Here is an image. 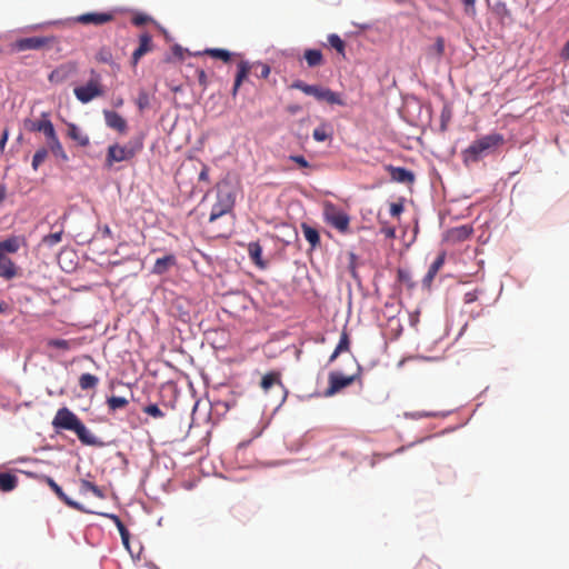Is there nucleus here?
I'll list each match as a JSON object with an SVG mask.
<instances>
[{"label": "nucleus", "instance_id": "17", "mask_svg": "<svg viewBox=\"0 0 569 569\" xmlns=\"http://www.w3.org/2000/svg\"><path fill=\"white\" fill-rule=\"evenodd\" d=\"M18 274V268L14 262L6 254H0V277L11 280Z\"/></svg>", "mask_w": 569, "mask_h": 569}, {"label": "nucleus", "instance_id": "12", "mask_svg": "<svg viewBox=\"0 0 569 569\" xmlns=\"http://www.w3.org/2000/svg\"><path fill=\"white\" fill-rule=\"evenodd\" d=\"M76 72H77V64L74 62L63 63L51 71V73L48 77V80L51 83H56V84L63 83Z\"/></svg>", "mask_w": 569, "mask_h": 569}, {"label": "nucleus", "instance_id": "42", "mask_svg": "<svg viewBox=\"0 0 569 569\" xmlns=\"http://www.w3.org/2000/svg\"><path fill=\"white\" fill-rule=\"evenodd\" d=\"M118 530H119V533L121 536L122 543L128 548L129 547L130 533H129L127 527L126 526H120V528H118Z\"/></svg>", "mask_w": 569, "mask_h": 569}, {"label": "nucleus", "instance_id": "54", "mask_svg": "<svg viewBox=\"0 0 569 569\" xmlns=\"http://www.w3.org/2000/svg\"><path fill=\"white\" fill-rule=\"evenodd\" d=\"M477 296L475 292H468L465 295V302L466 303H471L476 300Z\"/></svg>", "mask_w": 569, "mask_h": 569}, {"label": "nucleus", "instance_id": "9", "mask_svg": "<svg viewBox=\"0 0 569 569\" xmlns=\"http://www.w3.org/2000/svg\"><path fill=\"white\" fill-rule=\"evenodd\" d=\"M252 68L259 69L258 77L262 79H267L271 71L269 64L267 63L256 62L251 64L249 61L241 60L238 63V71L234 78V83L231 92L233 97L237 96L239 88L241 87L242 82L247 79Z\"/></svg>", "mask_w": 569, "mask_h": 569}, {"label": "nucleus", "instance_id": "29", "mask_svg": "<svg viewBox=\"0 0 569 569\" xmlns=\"http://www.w3.org/2000/svg\"><path fill=\"white\" fill-rule=\"evenodd\" d=\"M331 136L332 131L326 123L318 126L312 132L313 139L319 142L326 141L327 139L331 138Z\"/></svg>", "mask_w": 569, "mask_h": 569}, {"label": "nucleus", "instance_id": "45", "mask_svg": "<svg viewBox=\"0 0 569 569\" xmlns=\"http://www.w3.org/2000/svg\"><path fill=\"white\" fill-rule=\"evenodd\" d=\"M380 232L389 239H393L396 237V229L393 227L382 226Z\"/></svg>", "mask_w": 569, "mask_h": 569}, {"label": "nucleus", "instance_id": "21", "mask_svg": "<svg viewBox=\"0 0 569 569\" xmlns=\"http://www.w3.org/2000/svg\"><path fill=\"white\" fill-rule=\"evenodd\" d=\"M301 230L303 232L306 240L310 243L312 249H316L318 246H320V234L316 228L303 222L301 223Z\"/></svg>", "mask_w": 569, "mask_h": 569}, {"label": "nucleus", "instance_id": "19", "mask_svg": "<svg viewBox=\"0 0 569 569\" xmlns=\"http://www.w3.org/2000/svg\"><path fill=\"white\" fill-rule=\"evenodd\" d=\"M446 254L442 252L440 253L437 259L431 263L429 267V270L427 274L425 276L422 282L426 287H430L435 277L437 276L438 271L442 268L445 263Z\"/></svg>", "mask_w": 569, "mask_h": 569}, {"label": "nucleus", "instance_id": "46", "mask_svg": "<svg viewBox=\"0 0 569 569\" xmlns=\"http://www.w3.org/2000/svg\"><path fill=\"white\" fill-rule=\"evenodd\" d=\"M149 21V17L144 14H137L132 18V23L137 27L143 26Z\"/></svg>", "mask_w": 569, "mask_h": 569}, {"label": "nucleus", "instance_id": "31", "mask_svg": "<svg viewBox=\"0 0 569 569\" xmlns=\"http://www.w3.org/2000/svg\"><path fill=\"white\" fill-rule=\"evenodd\" d=\"M80 490H81V492L90 491L99 499L106 498V495L101 488L96 486L93 482L84 480V479L81 480Z\"/></svg>", "mask_w": 569, "mask_h": 569}, {"label": "nucleus", "instance_id": "37", "mask_svg": "<svg viewBox=\"0 0 569 569\" xmlns=\"http://www.w3.org/2000/svg\"><path fill=\"white\" fill-rule=\"evenodd\" d=\"M328 40L330 46L335 48L338 52L342 53L345 51V42L338 34H330Z\"/></svg>", "mask_w": 569, "mask_h": 569}, {"label": "nucleus", "instance_id": "36", "mask_svg": "<svg viewBox=\"0 0 569 569\" xmlns=\"http://www.w3.org/2000/svg\"><path fill=\"white\" fill-rule=\"evenodd\" d=\"M72 341L64 339H50L47 342L48 347L60 349V350H69L72 347Z\"/></svg>", "mask_w": 569, "mask_h": 569}, {"label": "nucleus", "instance_id": "39", "mask_svg": "<svg viewBox=\"0 0 569 569\" xmlns=\"http://www.w3.org/2000/svg\"><path fill=\"white\" fill-rule=\"evenodd\" d=\"M143 412H146L147 415H149L153 418H158V419L164 417L163 411L157 405H153V403L144 407Z\"/></svg>", "mask_w": 569, "mask_h": 569}, {"label": "nucleus", "instance_id": "14", "mask_svg": "<svg viewBox=\"0 0 569 569\" xmlns=\"http://www.w3.org/2000/svg\"><path fill=\"white\" fill-rule=\"evenodd\" d=\"M386 170L389 172L391 180L395 182L410 184L415 181L413 172L406 168L388 164L386 166Z\"/></svg>", "mask_w": 569, "mask_h": 569}, {"label": "nucleus", "instance_id": "50", "mask_svg": "<svg viewBox=\"0 0 569 569\" xmlns=\"http://www.w3.org/2000/svg\"><path fill=\"white\" fill-rule=\"evenodd\" d=\"M436 50L439 56L443 53L445 50V41L442 38H438L436 41Z\"/></svg>", "mask_w": 569, "mask_h": 569}, {"label": "nucleus", "instance_id": "32", "mask_svg": "<svg viewBox=\"0 0 569 569\" xmlns=\"http://www.w3.org/2000/svg\"><path fill=\"white\" fill-rule=\"evenodd\" d=\"M251 260L259 267H263L261 261L262 248L258 242H251L248 248Z\"/></svg>", "mask_w": 569, "mask_h": 569}, {"label": "nucleus", "instance_id": "28", "mask_svg": "<svg viewBox=\"0 0 569 569\" xmlns=\"http://www.w3.org/2000/svg\"><path fill=\"white\" fill-rule=\"evenodd\" d=\"M98 383V377L91 373H82L79 378V387L81 390L94 389Z\"/></svg>", "mask_w": 569, "mask_h": 569}, {"label": "nucleus", "instance_id": "52", "mask_svg": "<svg viewBox=\"0 0 569 569\" xmlns=\"http://www.w3.org/2000/svg\"><path fill=\"white\" fill-rule=\"evenodd\" d=\"M9 132L7 129L3 130L2 137L0 139V150H3L6 147V143L8 141Z\"/></svg>", "mask_w": 569, "mask_h": 569}, {"label": "nucleus", "instance_id": "34", "mask_svg": "<svg viewBox=\"0 0 569 569\" xmlns=\"http://www.w3.org/2000/svg\"><path fill=\"white\" fill-rule=\"evenodd\" d=\"M48 157V149L42 147L36 151L32 158V169L37 171Z\"/></svg>", "mask_w": 569, "mask_h": 569}, {"label": "nucleus", "instance_id": "47", "mask_svg": "<svg viewBox=\"0 0 569 569\" xmlns=\"http://www.w3.org/2000/svg\"><path fill=\"white\" fill-rule=\"evenodd\" d=\"M461 1L465 4L466 13L473 14L476 12V9H475L476 0H461Z\"/></svg>", "mask_w": 569, "mask_h": 569}, {"label": "nucleus", "instance_id": "40", "mask_svg": "<svg viewBox=\"0 0 569 569\" xmlns=\"http://www.w3.org/2000/svg\"><path fill=\"white\" fill-rule=\"evenodd\" d=\"M50 151L56 158L60 159L61 161H63V162L69 161V157H68L67 152L64 151L61 143L51 148Z\"/></svg>", "mask_w": 569, "mask_h": 569}, {"label": "nucleus", "instance_id": "20", "mask_svg": "<svg viewBox=\"0 0 569 569\" xmlns=\"http://www.w3.org/2000/svg\"><path fill=\"white\" fill-rule=\"evenodd\" d=\"M176 257L173 254H167L162 258H158L153 264L152 272L154 274H163L169 268L176 264Z\"/></svg>", "mask_w": 569, "mask_h": 569}, {"label": "nucleus", "instance_id": "7", "mask_svg": "<svg viewBox=\"0 0 569 569\" xmlns=\"http://www.w3.org/2000/svg\"><path fill=\"white\" fill-rule=\"evenodd\" d=\"M73 93L81 103H89L93 99L102 97L104 94V90L101 82V76L92 69L90 71V79L88 82L83 86L76 87L73 89Z\"/></svg>", "mask_w": 569, "mask_h": 569}, {"label": "nucleus", "instance_id": "44", "mask_svg": "<svg viewBox=\"0 0 569 569\" xmlns=\"http://www.w3.org/2000/svg\"><path fill=\"white\" fill-rule=\"evenodd\" d=\"M403 211V206L402 203H391L390 204V214L392 217H399L401 214V212Z\"/></svg>", "mask_w": 569, "mask_h": 569}, {"label": "nucleus", "instance_id": "2", "mask_svg": "<svg viewBox=\"0 0 569 569\" xmlns=\"http://www.w3.org/2000/svg\"><path fill=\"white\" fill-rule=\"evenodd\" d=\"M505 137L501 133H490L476 139L462 151L463 162H478L482 157L495 152L505 144Z\"/></svg>", "mask_w": 569, "mask_h": 569}, {"label": "nucleus", "instance_id": "23", "mask_svg": "<svg viewBox=\"0 0 569 569\" xmlns=\"http://www.w3.org/2000/svg\"><path fill=\"white\" fill-rule=\"evenodd\" d=\"M349 348H350V339H349V335L346 330H343L340 335V340L335 349V351L332 352V355L330 356V362L335 361L336 358L342 353V352H346V351H349Z\"/></svg>", "mask_w": 569, "mask_h": 569}, {"label": "nucleus", "instance_id": "55", "mask_svg": "<svg viewBox=\"0 0 569 569\" xmlns=\"http://www.w3.org/2000/svg\"><path fill=\"white\" fill-rule=\"evenodd\" d=\"M7 188L4 184H0V203L6 199Z\"/></svg>", "mask_w": 569, "mask_h": 569}, {"label": "nucleus", "instance_id": "13", "mask_svg": "<svg viewBox=\"0 0 569 569\" xmlns=\"http://www.w3.org/2000/svg\"><path fill=\"white\" fill-rule=\"evenodd\" d=\"M104 122L108 128L116 130L117 132L124 134L128 131L127 120L116 111L103 110Z\"/></svg>", "mask_w": 569, "mask_h": 569}, {"label": "nucleus", "instance_id": "8", "mask_svg": "<svg viewBox=\"0 0 569 569\" xmlns=\"http://www.w3.org/2000/svg\"><path fill=\"white\" fill-rule=\"evenodd\" d=\"M56 43H58V38L54 36L29 37L17 39L11 44V48L13 51L22 52L29 50H42L51 48Z\"/></svg>", "mask_w": 569, "mask_h": 569}, {"label": "nucleus", "instance_id": "3", "mask_svg": "<svg viewBox=\"0 0 569 569\" xmlns=\"http://www.w3.org/2000/svg\"><path fill=\"white\" fill-rule=\"evenodd\" d=\"M217 201L212 204L209 222H213L223 214L231 212L236 202V194L230 182L223 180L216 184Z\"/></svg>", "mask_w": 569, "mask_h": 569}, {"label": "nucleus", "instance_id": "27", "mask_svg": "<svg viewBox=\"0 0 569 569\" xmlns=\"http://www.w3.org/2000/svg\"><path fill=\"white\" fill-rule=\"evenodd\" d=\"M274 385L282 386V382H281V379H280V373L277 372V371H271V372L266 373L262 377L261 382H260V387L264 391H268Z\"/></svg>", "mask_w": 569, "mask_h": 569}, {"label": "nucleus", "instance_id": "18", "mask_svg": "<svg viewBox=\"0 0 569 569\" xmlns=\"http://www.w3.org/2000/svg\"><path fill=\"white\" fill-rule=\"evenodd\" d=\"M67 134L70 139L74 140L81 147H88L90 143L89 136L74 123L68 124Z\"/></svg>", "mask_w": 569, "mask_h": 569}, {"label": "nucleus", "instance_id": "26", "mask_svg": "<svg viewBox=\"0 0 569 569\" xmlns=\"http://www.w3.org/2000/svg\"><path fill=\"white\" fill-rule=\"evenodd\" d=\"M305 59L310 68L319 67L323 63L322 52L318 49H308L305 51Z\"/></svg>", "mask_w": 569, "mask_h": 569}, {"label": "nucleus", "instance_id": "58", "mask_svg": "<svg viewBox=\"0 0 569 569\" xmlns=\"http://www.w3.org/2000/svg\"><path fill=\"white\" fill-rule=\"evenodd\" d=\"M110 518L114 521L117 528H120V526H124L118 516L111 515Z\"/></svg>", "mask_w": 569, "mask_h": 569}, {"label": "nucleus", "instance_id": "15", "mask_svg": "<svg viewBox=\"0 0 569 569\" xmlns=\"http://www.w3.org/2000/svg\"><path fill=\"white\" fill-rule=\"evenodd\" d=\"M153 43L152 38L149 33H142L139 37V47L133 51L132 53V66H137L139 60L147 54L148 52L152 51Z\"/></svg>", "mask_w": 569, "mask_h": 569}, {"label": "nucleus", "instance_id": "4", "mask_svg": "<svg viewBox=\"0 0 569 569\" xmlns=\"http://www.w3.org/2000/svg\"><path fill=\"white\" fill-rule=\"evenodd\" d=\"M142 149L141 141H129L121 146L113 143L108 147L104 166L112 168L116 162L129 161Z\"/></svg>", "mask_w": 569, "mask_h": 569}, {"label": "nucleus", "instance_id": "22", "mask_svg": "<svg viewBox=\"0 0 569 569\" xmlns=\"http://www.w3.org/2000/svg\"><path fill=\"white\" fill-rule=\"evenodd\" d=\"M18 486V477L11 472H0V490L9 492Z\"/></svg>", "mask_w": 569, "mask_h": 569}, {"label": "nucleus", "instance_id": "24", "mask_svg": "<svg viewBox=\"0 0 569 569\" xmlns=\"http://www.w3.org/2000/svg\"><path fill=\"white\" fill-rule=\"evenodd\" d=\"M20 248V239L18 237H10L0 241V254L16 253Z\"/></svg>", "mask_w": 569, "mask_h": 569}, {"label": "nucleus", "instance_id": "30", "mask_svg": "<svg viewBox=\"0 0 569 569\" xmlns=\"http://www.w3.org/2000/svg\"><path fill=\"white\" fill-rule=\"evenodd\" d=\"M203 53L207 56H210L211 58L220 59L226 63L229 62L232 57L231 52H229L226 49H220V48L206 49Z\"/></svg>", "mask_w": 569, "mask_h": 569}, {"label": "nucleus", "instance_id": "33", "mask_svg": "<svg viewBox=\"0 0 569 569\" xmlns=\"http://www.w3.org/2000/svg\"><path fill=\"white\" fill-rule=\"evenodd\" d=\"M62 234H63V227L61 226V228L58 231L44 236L42 238L41 242L44 246L53 247L62 240Z\"/></svg>", "mask_w": 569, "mask_h": 569}, {"label": "nucleus", "instance_id": "59", "mask_svg": "<svg viewBox=\"0 0 569 569\" xmlns=\"http://www.w3.org/2000/svg\"><path fill=\"white\" fill-rule=\"evenodd\" d=\"M123 103V100L122 99H118L116 102H114V107H121Z\"/></svg>", "mask_w": 569, "mask_h": 569}, {"label": "nucleus", "instance_id": "6", "mask_svg": "<svg viewBox=\"0 0 569 569\" xmlns=\"http://www.w3.org/2000/svg\"><path fill=\"white\" fill-rule=\"evenodd\" d=\"M290 88L298 89V90L302 91L303 93H306L308 96H312L319 101H326L329 104H339V106L345 104V102L340 98V94L337 92H333L332 90H330L328 88H323V87L315 86V84H308L301 80L293 81L291 83Z\"/></svg>", "mask_w": 569, "mask_h": 569}, {"label": "nucleus", "instance_id": "10", "mask_svg": "<svg viewBox=\"0 0 569 569\" xmlns=\"http://www.w3.org/2000/svg\"><path fill=\"white\" fill-rule=\"evenodd\" d=\"M358 378H359V373H355L351 376H343L342 373H339V372H330L329 387L326 390L325 395L328 397L333 396V395L338 393L340 390H342L343 388L352 385L356 381V379H358Z\"/></svg>", "mask_w": 569, "mask_h": 569}, {"label": "nucleus", "instance_id": "25", "mask_svg": "<svg viewBox=\"0 0 569 569\" xmlns=\"http://www.w3.org/2000/svg\"><path fill=\"white\" fill-rule=\"evenodd\" d=\"M51 120L47 113L41 114L39 120H27L24 126L29 131L42 132Z\"/></svg>", "mask_w": 569, "mask_h": 569}, {"label": "nucleus", "instance_id": "1", "mask_svg": "<svg viewBox=\"0 0 569 569\" xmlns=\"http://www.w3.org/2000/svg\"><path fill=\"white\" fill-rule=\"evenodd\" d=\"M52 427L56 430L74 432L83 445L97 446L99 443L94 435L90 432L79 417L67 407L60 408L57 411L52 420Z\"/></svg>", "mask_w": 569, "mask_h": 569}, {"label": "nucleus", "instance_id": "49", "mask_svg": "<svg viewBox=\"0 0 569 569\" xmlns=\"http://www.w3.org/2000/svg\"><path fill=\"white\" fill-rule=\"evenodd\" d=\"M200 181H209V168L207 166L202 167V170L199 173Z\"/></svg>", "mask_w": 569, "mask_h": 569}, {"label": "nucleus", "instance_id": "57", "mask_svg": "<svg viewBox=\"0 0 569 569\" xmlns=\"http://www.w3.org/2000/svg\"><path fill=\"white\" fill-rule=\"evenodd\" d=\"M561 56L565 60L569 59V41L566 43Z\"/></svg>", "mask_w": 569, "mask_h": 569}, {"label": "nucleus", "instance_id": "60", "mask_svg": "<svg viewBox=\"0 0 569 569\" xmlns=\"http://www.w3.org/2000/svg\"><path fill=\"white\" fill-rule=\"evenodd\" d=\"M4 310V303L0 302V312Z\"/></svg>", "mask_w": 569, "mask_h": 569}, {"label": "nucleus", "instance_id": "35", "mask_svg": "<svg viewBox=\"0 0 569 569\" xmlns=\"http://www.w3.org/2000/svg\"><path fill=\"white\" fill-rule=\"evenodd\" d=\"M128 403H129L128 399H126L123 397H117V396H112V397L108 398V400H107V405H108L109 409L112 411L122 409Z\"/></svg>", "mask_w": 569, "mask_h": 569}, {"label": "nucleus", "instance_id": "56", "mask_svg": "<svg viewBox=\"0 0 569 569\" xmlns=\"http://www.w3.org/2000/svg\"><path fill=\"white\" fill-rule=\"evenodd\" d=\"M102 234H103V237H108V238H111V237H112V231H111V229H110V227H109V226H107V224H106V226L102 228Z\"/></svg>", "mask_w": 569, "mask_h": 569}, {"label": "nucleus", "instance_id": "5", "mask_svg": "<svg viewBox=\"0 0 569 569\" xmlns=\"http://www.w3.org/2000/svg\"><path fill=\"white\" fill-rule=\"evenodd\" d=\"M323 220L340 233H348L350 227L349 214L337 204L325 201L322 204Z\"/></svg>", "mask_w": 569, "mask_h": 569}, {"label": "nucleus", "instance_id": "53", "mask_svg": "<svg viewBox=\"0 0 569 569\" xmlns=\"http://www.w3.org/2000/svg\"><path fill=\"white\" fill-rule=\"evenodd\" d=\"M47 143H48V148L49 150L58 144H60V140L58 138V136H56L54 138L50 139V140H47Z\"/></svg>", "mask_w": 569, "mask_h": 569}, {"label": "nucleus", "instance_id": "41", "mask_svg": "<svg viewBox=\"0 0 569 569\" xmlns=\"http://www.w3.org/2000/svg\"><path fill=\"white\" fill-rule=\"evenodd\" d=\"M289 160L296 162L300 168H312L309 161L303 156H290Z\"/></svg>", "mask_w": 569, "mask_h": 569}, {"label": "nucleus", "instance_id": "38", "mask_svg": "<svg viewBox=\"0 0 569 569\" xmlns=\"http://www.w3.org/2000/svg\"><path fill=\"white\" fill-rule=\"evenodd\" d=\"M397 277H398V280L401 283H405L408 287H412L413 286V283L411 281V273H410L409 270H407V269H398Z\"/></svg>", "mask_w": 569, "mask_h": 569}, {"label": "nucleus", "instance_id": "48", "mask_svg": "<svg viewBox=\"0 0 569 569\" xmlns=\"http://www.w3.org/2000/svg\"><path fill=\"white\" fill-rule=\"evenodd\" d=\"M197 76H198V81H199L200 86L206 88L207 84H208V77H207L206 71L204 70H198L197 71Z\"/></svg>", "mask_w": 569, "mask_h": 569}, {"label": "nucleus", "instance_id": "16", "mask_svg": "<svg viewBox=\"0 0 569 569\" xmlns=\"http://www.w3.org/2000/svg\"><path fill=\"white\" fill-rule=\"evenodd\" d=\"M48 486L53 490L58 498L63 501L68 507L78 511L84 512V508L77 501L70 499L62 490V488L50 477L47 478Z\"/></svg>", "mask_w": 569, "mask_h": 569}, {"label": "nucleus", "instance_id": "43", "mask_svg": "<svg viewBox=\"0 0 569 569\" xmlns=\"http://www.w3.org/2000/svg\"><path fill=\"white\" fill-rule=\"evenodd\" d=\"M42 133L44 134L47 140H50L57 136V132L54 130V127L52 122L50 121L48 126L43 129Z\"/></svg>", "mask_w": 569, "mask_h": 569}, {"label": "nucleus", "instance_id": "51", "mask_svg": "<svg viewBox=\"0 0 569 569\" xmlns=\"http://www.w3.org/2000/svg\"><path fill=\"white\" fill-rule=\"evenodd\" d=\"M148 104V96L147 94H140L139 97V100H138V106H139V109L142 110L147 107Z\"/></svg>", "mask_w": 569, "mask_h": 569}, {"label": "nucleus", "instance_id": "11", "mask_svg": "<svg viewBox=\"0 0 569 569\" xmlns=\"http://www.w3.org/2000/svg\"><path fill=\"white\" fill-rule=\"evenodd\" d=\"M114 19L112 12H88L74 18V21L81 24L102 26Z\"/></svg>", "mask_w": 569, "mask_h": 569}]
</instances>
